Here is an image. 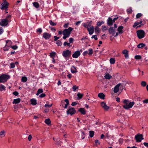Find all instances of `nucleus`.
Returning a JSON list of instances; mask_svg holds the SVG:
<instances>
[{"label": "nucleus", "mask_w": 148, "mask_h": 148, "mask_svg": "<svg viewBox=\"0 0 148 148\" xmlns=\"http://www.w3.org/2000/svg\"><path fill=\"white\" fill-rule=\"evenodd\" d=\"M71 54V51L68 49L64 51L62 53V56L66 58L69 59Z\"/></svg>", "instance_id": "obj_7"}, {"label": "nucleus", "mask_w": 148, "mask_h": 148, "mask_svg": "<svg viewBox=\"0 0 148 148\" xmlns=\"http://www.w3.org/2000/svg\"><path fill=\"white\" fill-rule=\"evenodd\" d=\"M5 132L4 131H1L0 132V136H1V137H3L5 136Z\"/></svg>", "instance_id": "obj_43"}, {"label": "nucleus", "mask_w": 148, "mask_h": 148, "mask_svg": "<svg viewBox=\"0 0 148 148\" xmlns=\"http://www.w3.org/2000/svg\"><path fill=\"white\" fill-rule=\"evenodd\" d=\"M88 51H89V52L88 51H84L83 53V55L84 56H86L88 54V55L89 56L92 55L93 53L92 49L90 48L89 49Z\"/></svg>", "instance_id": "obj_13"}, {"label": "nucleus", "mask_w": 148, "mask_h": 148, "mask_svg": "<svg viewBox=\"0 0 148 148\" xmlns=\"http://www.w3.org/2000/svg\"><path fill=\"white\" fill-rule=\"evenodd\" d=\"M46 96V95L45 93H42L40 95V97L41 98H43L45 97Z\"/></svg>", "instance_id": "obj_61"}, {"label": "nucleus", "mask_w": 148, "mask_h": 148, "mask_svg": "<svg viewBox=\"0 0 148 148\" xmlns=\"http://www.w3.org/2000/svg\"><path fill=\"white\" fill-rule=\"evenodd\" d=\"M101 105L105 111H108L110 108L109 107L106 105V103L103 101L101 103Z\"/></svg>", "instance_id": "obj_12"}, {"label": "nucleus", "mask_w": 148, "mask_h": 148, "mask_svg": "<svg viewBox=\"0 0 148 148\" xmlns=\"http://www.w3.org/2000/svg\"><path fill=\"white\" fill-rule=\"evenodd\" d=\"M6 45L5 47H9L12 44V42L11 41L8 40L6 41Z\"/></svg>", "instance_id": "obj_25"}, {"label": "nucleus", "mask_w": 148, "mask_h": 148, "mask_svg": "<svg viewBox=\"0 0 148 148\" xmlns=\"http://www.w3.org/2000/svg\"><path fill=\"white\" fill-rule=\"evenodd\" d=\"M136 34L138 38L140 39L143 38L145 36V32L143 30L140 29L136 31Z\"/></svg>", "instance_id": "obj_4"}, {"label": "nucleus", "mask_w": 148, "mask_h": 148, "mask_svg": "<svg viewBox=\"0 0 148 148\" xmlns=\"http://www.w3.org/2000/svg\"><path fill=\"white\" fill-rule=\"evenodd\" d=\"M143 22V21L142 20L140 21L139 22H135L134 23V24L133 26V27H136L139 24H141Z\"/></svg>", "instance_id": "obj_27"}, {"label": "nucleus", "mask_w": 148, "mask_h": 148, "mask_svg": "<svg viewBox=\"0 0 148 148\" xmlns=\"http://www.w3.org/2000/svg\"><path fill=\"white\" fill-rule=\"evenodd\" d=\"M142 15V14L140 13H138L136 15V17L137 18H138L140 17H141Z\"/></svg>", "instance_id": "obj_50"}, {"label": "nucleus", "mask_w": 148, "mask_h": 148, "mask_svg": "<svg viewBox=\"0 0 148 148\" xmlns=\"http://www.w3.org/2000/svg\"><path fill=\"white\" fill-rule=\"evenodd\" d=\"M76 111L75 109L73 108H70L67 110L66 113L68 114H70L72 115L76 113Z\"/></svg>", "instance_id": "obj_9"}, {"label": "nucleus", "mask_w": 148, "mask_h": 148, "mask_svg": "<svg viewBox=\"0 0 148 148\" xmlns=\"http://www.w3.org/2000/svg\"><path fill=\"white\" fill-rule=\"evenodd\" d=\"M89 136L90 137H92L94 134V132L93 131H90L89 132Z\"/></svg>", "instance_id": "obj_37"}, {"label": "nucleus", "mask_w": 148, "mask_h": 148, "mask_svg": "<svg viewBox=\"0 0 148 148\" xmlns=\"http://www.w3.org/2000/svg\"><path fill=\"white\" fill-rule=\"evenodd\" d=\"M33 5L36 8H37L39 7V3L37 2H34L33 3Z\"/></svg>", "instance_id": "obj_34"}, {"label": "nucleus", "mask_w": 148, "mask_h": 148, "mask_svg": "<svg viewBox=\"0 0 148 148\" xmlns=\"http://www.w3.org/2000/svg\"><path fill=\"white\" fill-rule=\"evenodd\" d=\"M98 96L101 99H105V95L103 93H100L98 94Z\"/></svg>", "instance_id": "obj_28"}, {"label": "nucleus", "mask_w": 148, "mask_h": 148, "mask_svg": "<svg viewBox=\"0 0 148 148\" xmlns=\"http://www.w3.org/2000/svg\"><path fill=\"white\" fill-rule=\"evenodd\" d=\"M123 27L122 26H120L118 27L117 31L119 32V34H122L123 32Z\"/></svg>", "instance_id": "obj_24"}, {"label": "nucleus", "mask_w": 148, "mask_h": 148, "mask_svg": "<svg viewBox=\"0 0 148 148\" xmlns=\"http://www.w3.org/2000/svg\"><path fill=\"white\" fill-rule=\"evenodd\" d=\"M71 71L72 73H74L77 72H78V71L75 67V66H73L71 67Z\"/></svg>", "instance_id": "obj_22"}, {"label": "nucleus", "mask_w": 148, "mask_h": 148, "mask_svg": "<svg viewBox=\"0 0 148 148\" xmlns=\"http://www.w3.org/2000/svg\"><path fill=\"white\" fill-rule=\"evenodd\" d=\"M78 88V87L77 86H76V85L73 86V91H75L76 89H77Z\"/></svg>", "instance_id": "obj_53"}, {"label": "nucleus", "mask_w": 148, "mask_h": 148, "mask_svg": "<svg viewBox=\"0 0 148 148\" xmlns=\"http://www.w3.org/2000/svg\"><path fill=\"white\" fill-rule=\"evenodd\" d=\"M43 37L46 40H48L51 37V34L47 32H44L42 34Z\"/></svg>", "instance_id": "obj_15"}, {"label": "nucleus", "mask_w": 148, "mask_h": 148, "mask_svg": "<svg viewBox=\"0 0 148 148\" xmlns=\"http://www.w3.org/2000/svg\"><path fill=\"white\" fill-rule=\"evenodd\" d=\"M123 103L124 104V105L123 106V108L126 110H128L132 108L135 104L134 101L129 102V101L127 99H125L123 101Z\"/></svg>", "instance_id": "obj_2"}, {"label": "nucleus", "mask_w": 148, "mask_h": 148, "mask_svg": "<svg viewBox=\"0 0 148 148\" xmlns=\"http://www.w3.org/2000/svg\"><path fill=\"white\" fill-rule=\"evenodd\" d=\"M12 93L14 95L16 96H17L18 95V92L16 91Z\"/></svg>", "instance_id": "obj_59"}, {"label": "nucleus", "mask_w": 148, "mask_h": 148, "mask_svg": "<svg viewBox=\"0 0 148 148\" xmlns=\"http://www.w3.org/2000/svg\"><path fill=\"white\" fill-rule=\"evenodd\" d=\"M145 46V44H144V43H140L137 45V47L138 48H142Z\"/></svg>", "instance_id": "obj_29"}, {"label": "nucleus", "mask_w": 148, "mask_h": 148, "mask_svg": "<svg viewBox=\"0 0 148 148\" xmlns=\"http://www.w3.org/2000/svg\"><path fill=\"white\" fill-rule=\"evenodd\" d=\"M85 134L84 132H82V139H84L85 137Z\"/></svg>", "instance_id": "obj_54"}, {"label": "nucleus", "mask_w": 148, "mask_h": 148, "mask_svg": "<svg viewBox=\"0 0 148 148\" xmlns=\"http://www.w3.org/2000/svg\"><path fill=\"white\" fill-rule=\"evenodd\" d=\"M78 111L80 112L83 115H85L86 114V111L84 108H80L78 110Z\"/></svg>", "instance_id": "obj_19"}, {"label": "nucleus", "mask_w": 148, "mask_h": 148, "mask_svg": "<svg viewBox=\"0 0 148 148\" xmlns=\"http://www.w3.org/2000/svg\"><path fill=\"white\" fill-rule=\"evenodd\" d=\"M135 58L136 59L140 60L141 59V56L139 55H136L135 56Z\"/></svg>", "instance_id": "obj_47"}, {"label": "nucleus", "mask_w": 148, "mask_h": 148, "mask_svg": "<svg viewBox=\"0 0 148 148\" xmlns=\"http://www.w3.org/2000/svg\"><path fill=\"white\" fill-rule=\"evenodd\" d=\"M113 23L112 19L110 17H109L107 21V24L109 26L112 25Z\"/></svg>", "instance_id": "obj_21"}, {"label": "nucleus", "mask_w": 148, "mask_h": 148, "mask_svg": "<svg viewBox=\"0 0 148 148\" xmlns=\"http://www.w3.org/2000/svg\"><path fill=\"white\" fill-rule=\"evenodd\" d=\"M135 138L136 142H140L142 140L144 139L143 135L142 134H137L135 136Z\"/></svg>", "instance_id": "obj_8"}, {"label": "nucleus", "mask_w": 148, "mask_h": 148, "mask_svg": "<svg viewBox=\"0 0 148 148\" xmlns=\"http://www.w3.org/2000/svg\"><path fill=\"white\" fill-rule=\"evenodd\" d=\"M83 94H81L79 92H78L77 95V96L79 98V99H81L83 96Z\"/></svg>", "instance_id": "obj_41"}, {"label": "nucleus", "mask_w": 148, "mask_h": 148, "mask_svg": "<svg viewBox=\"0 0 148 148\" xmlns=\"http://www.w3.org/2000/svg\"><path fill=\"white\" fill-rule=\"evenodd\" d=\"M92 38H94L95 40H97V35H92L91 37Z\"/></svg>", "instance_id": "obj_56"}, {"label": "nucleus", "mask_w": 148, "mask_h": 148, "mask_svg": "<svg viewBox=\"0 0 148 148\" xmlns=\"http://www.w3.org/2000/svg\"><path fill=\"white\" fill-rule=\"evenodd\" d=\"M104 77L106 79H110L112 77L108 73L106 74Z\"/></svg>", "instance_id": "obj_33"}, {"label": "nucleus", "mask_w": 148, "mask_h": 148, "mask_svg": "<svg viewBox=\"0 0 148 148\" xmlns=\"http://www.w3.org/2000/svg\"><path fill=\"white\" fill-rule=\"evenodd\" d=\"M64 45L66 46L67 45L68 46H70V43H68L67 42H65L64 43Z\"/></svg>", "instance_id": "obj_51"}, {"label": "nucleus", "mask_w": 148, "mask_h": 148, "mask_svg": "<svg viewBox=\"0 0 148 148\" xmlns=\"http://www.w3.org/2000/svg\"><path fill=\"white\" fill-rule=\"evenodd\" d=\"M32 138V136L31 135H29L28 136V140L29 141H30L31 140Z\"/></svg>", "instance_id": "obj_63"}, {"label": "nucleus", "mask_w": 148, "mask_h": 148, "mask_svg": "<svg viewBox=\"0 0 148 148\" xmlns=\"http://www.w3.org/2000/svg\"><path fill=\"white\" fill-rule=\"evenodd\" d=\"M56 55V53L54 52H52L50 53V56L51 58H53Z\"/></svg>", "instance_id": "obj_35"}, {"label": "nucleus", "mask_w": 148, "mask_h": 148, "mask_svg": "<svg viewBox=\"0 0 148 148\" xmlns=\"http://www.w3.org/2000/svg\"><path fill=\"white\" fill-rule=\"evenodd\" d=\"M110 63L111 64H114L115 62V59L114 58H111L110 60Z\"/></svg>", "instance_id": "obj_36"}, {"label": "nucleus", "mask_w": 148, "mask_h": 148, "mask_svg": "<svg viewBox=\"0 0 148 148\" xmlns=\"http://www.w3.org/2000/svg\"><path fill=\"white\" fill-rule=\"evenodd\" d=\"M21 99L20 98H18L16 99H15L12 102L13 104H17L19 103L21 101Z\"/></svg>", "instance_id": "obj_26"}, {"label": "nucleus", "mask_w": 148, "mask_h": 148, "mask_svg": "<svg viewBox=\"0 0 148 148\" xmlns=\"http://www.w3.org/2000/svg\"><path fill=\"white\" fill-rule=\"evenodd\" d=\"M52 105V104H51V105H49L48 104H46L45 105V107H48V108H45L44 111V112L45 113H46L48 112L49 111V108L51 107Z\"/></svg>", "instance_id": "obj_17"}, {"label": "nucleus", "mask_w": 148, "mask_h": 148, "mask_svg": "<svg viewBox=\"0 0 148 148\" xmlns=\"http://www.w3.org/2000/svg\"><path fill=\"white\" fill-rule=\"evenodd\" d=\"M141 84L142 86L145 87L147 83L146 82L143 81L141 82Z\"/></svg>", "instance_id": "obj_46"}, {"label": "nucleus", "mask_w": 148, "mask_h": 148, "mask_svg": "<svg viewBox=\"0 0 148 148\" xmlns=\"http://www.w3.org/2000/svg\"><path fill=\"white\" fill-rule=\"evenodd\" d=\"M36 32H39L40 34L42 32V30L41 28H39L36 30Z\"/></svg>", "instance_id": "obj_52"}, {"label": "nucleus", "mask_w": 148, "mask_h": 148, "mask_svg": "<svg viewBox=\"0 0 148 148\" xmlns=\"http://www.w3.org/2000/svg\"><path fill=\"white\" fill-rule=\"evenodd\" d=\"M9 75L3 74L0 76V83H4L6 82L9 78Z\"/></svg>", "instance_id": "obj_5"}, {"label": "nucleus", "mask_w": 148, "mask_h": 148, "mask_svg": "<svg viewBox=\"0 0 148 148\" xmlns=\"http://www.w3.org/2000/svg\"><path fill=\"white\" fill-rule=\"evenodd\" d=\"M69 23L68 22L66 23H65L63 26L65 28H67L68 27V25H69Z\"/></svg>", "instance_id": "obj_55"}, {"label": "nucleus", "mask_w": 148, "mask_h": 148, "mask_svg": "<svg viewBox=\"0 0 148 148\" xmlns=\"http://www.w3.org/2000/svg\"><path fill=\"white\" fill-rule=\"evenodd\" d=\"M104 23L103 21H101V22H97V26H100L102 24Z\"/></svg>", "instance_id": "obj_40"}, {"label": "nucleus", "mask_w": 148, "mask_h": 148, "mask_svg": "<svg viewBox=\"0 0 148 148\" xmlns=\"http://www.w3.org/2000/svg\"><path fill=\"white\" fill-rule=\"evenodd\" d=\"M5 90V87L2 84L0 85V91Z\"/></svg>", "instance_id": "obj_32"}, {"label": "nucleus", "mask_w": 148, "mask_h": 148, "mask_svg": "<svg viewBox=\"0 0 148 148\" xmlns=\"http://www.w3.org/2000/svg\"><path fill=\"white\" fill-rule=\"evenodd\" d=\"M57 45L59 46H61L62 45V43L61 41L60 40H58L56 42Z\"/></svg>", "instance_id": "obj_45"}, {"label": "nucleus", "mask_w": 148, "mask_h": 148, "mask_svg": "<svg viewBox=\"0 0 148 148\" xmlns=\"http://www.w3.org/2000/svg\"><path fill=\"white\" fill-rule=\"evenodd\" d=\"M10 47L12 49L14 50L18 48V47L16 45H14L13 46H11Z\"/></svg>", "instance_id": "obj_57"}, {"label": "nucleus", "mask_w": 148, "mask_h": 148, "mask_svg": "<svg viewBox=\"0 0 148 148\" xmlns=\"http://www.w3.org/2000/svg\"><path fill=\"white\" fill-rule=\"evenodd\" d=\"M122 53L125 55V57L126 58H127L129 57L128 51L126 49L123 51Z\"/></svg>", "instance_id": "obj_18"}, {"label": "nucleus", "mask_w": 148, "mask_h": 148, "mask_svg": "<svg viewBox=\"0 0 148 148\" xmlns=\"http://www.w3.org/2000/svg\"><path fill=\"white\" fill-rule=\"evenodd\" d=\"M27 78L26 77L24 76L22 77L21 78V81L23 82H25L27 81Z\"/></svg>", "instance_id": "obj_39"}, {"label": "nucleus", "mask_w": 148, "mask_h": 148, "mask_svg": "<svg viewBox=\"0 0 148 148\" xmlns=\"http://www.w3.org/2000/svg\"><path fill=\"white\" fill-rule=\"evenodd\" d=\"M10 67L11 68H13L15 67V64L14 63H12L10 64Z\"/></svg>", "instance_id": "obj_58"}, {"label": "nucleus", "mask_w": 148, "mask_h": 148, "mask_svg": "<svg viewBox=\"0 0 148 148\" xmlns=\"http://www.w3.org/2000/svg\"><path fill=\"white\" fill-rule=\"evenodd\" d=\"M31 101V104L33 105H35L37 104L36 100L34 99H32L30 100Z\"/></svg>", "instance_id": "obj_30"}, {"label": "nucleus", "mask_w": 148, "mask_h": 148, "mask_svg": "<svg viewBox=\"0 0 148 148\" xmlns=\"http://www.w3.org/2000/svg\"><path fill=\"white\" fill-rule=\"evenodd\" d=\"M108 32L110 34H112V35L111 36V37L114 36V35L115 34V30L113 28V27H111L110 28L108 29ZM111 36H110V38H111Z\"/></svg>", "instance_id": "obj_14"}, {"label": "nucleus", "mask_w": 148, "mask_h": 148, "mask_svg": "<svg viewBox=\"0 0 148 148\" xmlns=\"http://www.w3.org/2000/svg\"><path fill=\"white\" fill-rule=\"evenodd\" d=\"M69 101L68 99H66L64 100H62L60 106H62L64 108L66 109L69 105Z\"/></svg>", "instance_id": "obj_6"}, {"label": "nucleus", "mask_w": 148, "mask_h": 148, "mask_svg": "<svg viewBox=\"0 0 148 148\" xmlns=\"http://www.w3.org/2000/svg\"><path fill=\"white\" fill-rule=\"evenodd\" d=\"M54 41H57L58 39H59L60 38L59 37H57L56 36H54Z\"/></svg>", "instance_id": "obj_62"}, {"label": "nucleus", "mask_w": 148, "mask_h": 148, "mask_svg": "<svg viewBox=\"0 0 148 148\" xmlns=\"http://www.w3.org/2000/svg\"><path fill=\"white\" fill-rule=\"evenodd\" d=\"M121 85V84H119L115 86L114 89V92L116 93L118 92L119 91V87Z\"/></svg>", "instance_id": "obj_20"}, {"label": "nucleus", "mask_w": 148, "mask_h": 148, "mask_svg": "<svg viewBox=\"0 0 148 148\" xmlns=\"http://www.w3.org/2000/svg\"><path fill=\"white\" fill-rule=\"evenodd\" d=\"M127 11L128 14H131L132 12V8H129L127 9Z\"/></svg>", "instance_id": "obj_42"}, {"label": "nucleus", "mask_w": 148, "mask_h": 148, "mask_svg": "<svg viewBox=\"0 0 148 148\" xmlns=\"http://www.w3.org/2000/svg\"><path fill=\"white\" fill-rule=\"evenodd\" d=\"M50 24L52 26H55L56 25V23L53 22L52 20L49 21Z\"/></svg>", "instance_id": "obj_48"}, {"label": "nucleus", "mask_w": 148, "mask_h": 148, "mask_svg": "<svg viewBox=\"0 0 148 148\" xmlns=\"http://www.w3.org/2000/svg\"><path fill=\"white\" fill-rule=\"evenodd\" d=\"M84 27L87 29V30L88 31L89 34L91 35L94 32V27L93 26H91L90 27H88L86 24L84 25Z\"/></svg>", "instance_id": "obj_11"}, {"label": "nucleus", "mask_w": 148, "mask_h": 148, "mask_svg": "<svg viewBox=\"0 0 148 148\" xmlns=\"http://www.w3.org/2000/svg\"><path fill=\"white\" fill-rule=\"evenodd\" d=\"M74 40V39L72 38H70L69 39V43H72Z\"/></svg>", "instance_id": "obj_60"}, {"label": "nucleus", "mask_w": 148, "mask_h": 148, "mask_svg": "<svg viewBox=\"0 0 148 148\" xmlns=\"http://www.w3.org/2000/svg\"><path fill=\"white\" fill-rule=\"evenodd\" d=\"M43 92V90L42 89H39L38 90L37 93L36 94V95H38L39 94L42 93Z\"/></svg>", "instance_id": "obj_38"}, {"label": "nucleus", "mask_w": 148, "mask_h": 148, "mask_svg": "<svg viewBox=\"0 0 148 148\" xmlns=\"http://www.w3.org/2000/svg\"><path fill=\"white\" fill-rule=\"evenodd\" d=\"M92 21H90L89 22H87V23H84L83 24V25L84 27V25L85 24H86V26L88 27H90L91 26H93L92 25Z\"/></svg>", "instance_id": "obj_23"}, {"label": "nucleus", "mask_w": 148, "mask_h": 148, "mask_svg": "<svg viewBox=\"0 0 148 148\" xmlns=\"http://www.w3.org/2000/svg\"><path fill=\"white\" fill-rule=\"evenodd\" d=\"M3 1L4 2L1 5V9L3 10H6L8 8V5L6 0H3Z\"/></svg>", "instance_id": "obj_10"}, {"label": "nucleus", "mask_w": 148, "mask_h": 148, "mask_svg": "<svg viewBox=\"0 0 148 148\" xmlns=\"http://www.w3.org/2000/svg\"><path fill=\"white\" fill-rule=\"evenodd\" d=\"M3 32V30L2 28L1 27L0 28V35H1Z\"/></svg>", "instance_id": "obj_64"}, {"label": "nucleus", "mask_w": 148, "mask_h": 148, "mask_svg": "<svg viewBox=\"0 0 148 148\" xmlns=\"http://www.w3.org/2000/svg\"><path fill=\"white\" fill-rule=\"evenodd\" d=\"M80 55V51H75L72 55V57L74 58H77Z\"/></svg>", "instance_id": "obj_16"}, {"label": "nucleus", "mask_w": 148, "mask_h": 148, "mask_svg": "<svg viewBox=\"0 0 148 148\" xmlns=\"http://www.w3.org/2000/svg\"><path fill=\"white\" fill-rule=\"evenodd\" d=\"M95 32H97V33H99L100 31V29L97 26L95 27Z\"/></svg>", "instance_id": "obj_44"}, {"label": "nucleus", "mask_w": 148, "mask_h": 148, "mask_svg": "<svg viewBox=\"0 0 148 148\" xmlns=\"http://www.w3.org/2000/svg\"><path fill=\"white\" fill-rule=\"evenodd\" d=\"M73 29V28L71 27L68 29H64L63 31V34L64 35V36L63 37V38L66 39L67 38L69 37Z\"/></svg>", "instance_id": "obj_3"}, {"label": "nucleus", "mask_w": 148, "mask_h": 148, "mask_svg": "<svg viewBox=\"0 0 148 148\" xmlns=\"http://www.w3.org/2000/svg\"><path fill=\"white\" fill-rule=\"evenodd\" d=\"M107 29V27L106 26L103 25L102 26L101 29L104 32L106 31Z\"/></svg>", "instance_id": "obj_49"}, {"label": "nucleus", "mask_w": 148, "mask_h": 148, "mask_svg": "<svg viewBox=\"0 0 148 148\" xmlns=\"http://www.w3.org/2000/svg\"><path fill=\"white\" fill-rule=\"evenodd\" d=\"M11 15H7L6 18L2 19L0 22V25L3 27H5L8 25L9 22L11 21Z\"/></svg>", "instance_id": "obj_1"}, {"label": "nucleus", "mask_w": 148, "mask_h": 148, "mask_svg": "<svg viewBox=\"0 0 148 148\" xmlns=\"http://www.w3.org/2000/svg\"><path fill=\"white\" fill-rule=\"evenodd\" d=\"M45 122L46 124L48 125H50L51 123V121L49 118L45 119Z\"/></svg>", "instance_id": "obj_31"}]
</instances>
